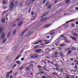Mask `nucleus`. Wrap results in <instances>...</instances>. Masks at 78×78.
<instances>
[{
    "instance_id": "obj_1",
    "label": "nucleus",
    "mask_w": 78,
    "mask_h": 78,
    "mask_svg": "<svg viewBox=\"0 0 78 78\" xmlns=\"http://www.w3.org/2000/svg\"><path fill=\"white\" fill-rule=\"evenodd\" d=\"M13 8H14V3L13 2H11L10 3V9H9V11H12V9H13Z\"/></svg>"
},
{
    "instance_id": "obj_2",
    "label": "nucleus",
    "mask_w": 78,
    "mask_h": 78,
    "mask_svg": "<svg viewBox=\"0 0 78 78\" xmlns=\"http://www.w3.org/2000/svg\"><path fill=\"white\" fill-rule=\"evenodd\" d=\"M1 34H2V36H1V39H5V34H4V33H2Z\"/></svg>"
},
{
    "instance_id": "obj_3",
    "label": "nucleus",
    "mask_w": 78,
    "mask_h": 78,
    "mask_svg": "<svg viewBox=\"0 0 78 78\" xmlns=\"http://www.w3.org/2000/svg\"><path fill=\"white\" fill-rule=\"evenodd\" d=\"M41 51V49H37L35 50V52H37L38 53H41V52L40 51Z\"/></svg>"
},
{
    "instance_id": "obj_4",
    "label": "nucleus",
    "mask_w": 78,
    "mask_h": 78,
    "mask_svg": "<svg viewBox=\"0 0 78 78\" xmlns=\"http://www.w3.org/2000/svg\"><path fill=\"white\" fill-rule=\"evenodd\" d=\"M48 14H49V12H48L45 13V14L43 15L41 17V18H43V17H44V16H47V15H48Z\"/></svg>"
},
{
    "instance_id": "obj_5",
    "label": "nucleus",
    "mask_w": 78,
    "mask_h": 78,
    "mask_svg": "<svg viewBox=\"0 0 78 78\" xmlns=\"http://www.w3.org/2000/svg\"><path fill=\"white\" fill-rule=\"evenodd\" d=\"M74 20H75V19L71 20L69 21L66 22V23H69V22H73V21H74Z\"/></svg>"
},
{
    "instance_id": "obj_6",
    "label": "nucleus",
    "mask_w": 78,
    "mask_h": 78,
    "mask_svg": "<svg viewBox=\"0 0 78 78\" xmlns=\"http://www.w3.org/2000/svg\"><path fill=\"white\" fill-rule=\"evenodd\" d=\"M51 25V24H47L44 26V28H48V27H49Z\"/></svg>"
},
{
    "instance_id": "obj_7",
    "label": "nucleus",
    "mask_w": 78,
    "mask_h": 78,
    "mask_svg": "<svg viewBox=\"0 0 78 78\" xmlns=\"http://www.w3.org/2000/svg\"><path fill=\"white\" fill-rule=\"evenodd\" d=\"M5 18L4 17H2V22L3 23H5Z\"/></svg>"
},
{
    "instance_id": "obj_8",
    "label": "nucleus",
    "mask_w": 78,
    "mask_h": 78,
    "mask_svg": "<svg viewBox=\"0 0 78 78\" xmlns=\"http://www.w3.org/2000/svg\"><path fill=\"white\" fill-rule=\"evenodd\" d=\"M22 25H23V22L22 21L20 22L18 24V26H21Z\"/></svg>"
},
{
    "instance_id": "obj_9",
    "label": "nucleus",
    "mask_w": 78,
    "mask_h": 78,
    "mask_svg": "<svg viewBox=\"0 0 78 78\" xmlns=\"http://www.w3.org/2000/svg\"><path fill=\"white\" fill-rule=\"evenodd\" d=\"M28 29H26V30H25L23 31L22 34H21V35H22V36H23V34H24L25 33V32H27V31H28Z\"/></svg>"
},
{
    "instance_id": "obj_10",
    "label": "nucleus",
    "mask_w": 78,
    "mask_h": 78,
    "mask_svg": "<svg viewBox=\"0 0 78 78\" xmlns=\"http://www.w3.org/2000/svg\"><path fill=\"white\" fill-rule=\"evenodd\" d=\"M20 56L21 55L20 54L15 59V61H16V60L18 59H19L20 58Z\"/></svg>"
},
{
    "instance_id": "obj_11",
    "label": "nucleus",
    "mask_w": 78,
    "mask_h": 78,
    "mask_svg": "<svg viewBox=\"0 0 78 78\" xmlns=\"http://www.w3.org/2000/svg\"><path fill=\"white\" fill-rule=\"evenodd\" d=\"M16 31H17V30L16 29H15L13 30L12 33L13 35H15V34H16Z\"/></svg>"
},
{
    "instance_id": "obj_12",
    "label": "nucleus",
    "mask_w": 78,
    "mask_h": 78,
    "mask_svg": "<svg viewBox=\"0 0 78 78\" xmlns=\"http://www.w3.org/2000/svg\"><path fill=\"white\" fill-rule=\"evenodd\" d=\"M42 42V41L40 40L39 41H38L37 42L34 43V44H36V45H37L39 43V42Z\"/></svg>"
},
{
    "instance_id": "obj_13",
    "label": "nucleus",
    "mask_w": 78,
    "mask_h": 78,
    "mask_svg": "<svg viewBox=\"0 0 78 78\" xmlns=\"http://www.w3.org/2000/svg\"><path fill=\"white\" fill-rule=\"evenodd\" d=\"M11 32H9L7 34V37H10V36H11Z\"/></svg>"
},
{
    "instance_id": "obj_14",
    "label": "nucleus",
    "mask_w": 78,
    "mask_h": 78,
    "mask_svg": "<svg viewBox=\"0 0 78 78\" xmlns=\"http://www.w3.org/2000/svg\"><path fill=\"white\" fill-rule=\"evenodd\" d=\"M3 5H6V0H3Z\"/></svg>"
},
{
    "instance_id": "obj_15",
    "label": "nucleus",
    "mask_w": 78,
    "mask_h": 78,
    "mask_svg": "<svg viewBox=\"0 0 78 78\" xmlns=\"http://www.w3.org/2000/svg\"><path fill=\"white\" fill-rule=\"evenodd\" d=\"M51 5H49L48 6V10H50V9H51Z\"/></svg>"
},
{
    "instance_id": "obj_16",
    "label": "nucleus",
    "mask_w": 78,
    "mask_h": 78,
    "mask_svg": "<svg viewBox=\"0 0 78 78\" xmlns=\"http://www.w3.org/2000/svg\"><path fill=\"white\" fill-rule=\"evenodd\" d=\"M17 66V64H15L12 67V69H14V68H15V67H16Z\"/></svg>"
},
{
    "instance_id": "obj_17",
    "label": "nucleus",
    "mask_w": 78,
    "mask_h": 78,
    "mask_svg": "<svg viewBox=\"0 0 78 78\" xmlns=\"http://www.w3.org/2000/svg\"><path fill=\"white\" fill-rule=\"evenodd\" d=\"M2 30H3V28L0 27V34L2 33Z\"/></svg>"
},
{
    "instance_id": "obj_18",
    "label": "nucleus",
    "mask_w": 78,
    "mask_h": 78,
    "mask_svg": "<svg viewBox=\"0 0 78 78\" xmlns=\"http://www.w3.org/2000/svg\"><path fill=\"white\" fill-rule=\"evenodd\" d=\"M72 50H76V49L75 48V47H73L72 48Z\"/></svg>"
},
{
    "instance_id": "obj_19",
    "label": "nucleus",
    "mask_w": 78,
    "mask_h": 78,
    "mask_svg": "<svg viewBox=\"0 0 78 78\" xmlns=\"http://www.w3.org/2000/svg\"><path fill=\"white\" fill-rule=\"evenodd\" d=\"M70 2V0H66V3H69Z\"/></svg>"
},
{
    "instance_id": "obj_20",
    "label": "nucleus",
    "mask_w": 78,
    "mask_h": 78,
    "mask_svg": "<svg viewBox=\"0 0 78 78\" xmlns=\"http://www.w3.org/2000/svg\"><path fill=\"white\" fill-rule=\"evenodd\" d=\"M73 35L75 36H78V35L76 34V33H74V34H73Z\"/></svg>"
},
{
    "instance_id": "obj_21",
    "label": "nucleus",
    "mask_w": 78,
    "mask_h": 78,
    "mask_svg": "<svg viewBox=\"0 0 78 78\" xmlns=\"http://www.w3.org/2000/svg\"><path fill=\"white\" fill-rule=\"evenodd\" d=\"M6 11L5 10V11H4L3 12V14L1 15L2 16H3V14H5V12H6V11H8V10Z\"/></svg>"
},
{
    "instance_id": "obj_22",
    "label": "nucleus",
    "mask_w": 78,
    "mask_h": 78,
    "mask_svg": "<svg viewBox=\"0 0 78 78\" xmlns=\"http://www.w3.org/2000/svg\"><path fill=\"white\" fill-rule=\"evenodd\" d=\"M12 72H13V70H11L10 71V72H8V73H12Z\"/></svg>"
},
{
    "instance_id": "obj_23",
    "label": "nucleus",
    "mask_w": 78,
    "mask_h": 78,
    "mask_svg": "<svg viewBox=\"0 0 78 78\" xmlns=\"http://www.w3.org/2000/svg\"><path fill=\"white\" fill-rule=\"evenodd\" d=\"M46 37L47 38V39H49V38H50V36H46Z\"/></svg>"
},
{
    "instance_id": "obj_24",
    "label": "nucleus",
    "mask_w": 78,
    "mask_h": 78,
    "mask_svg": "<svg viewBox=\"0 0 78 78\" xmlns=\"http://www.w3.org/2000/svg\"><path fill=\"white\" fill-rule=\"evenodd\" d=\"M9 73H8L6 76V78H8L9 76Z\"/></svg>"
},
{
    "instance_id": "obj_25",
    "label": "nucleus",
    "mask_w": 78,
    "mask_h": 78,
    "mask_svg": "<svg viewBox=\"0 0 78 78\" xmlns=\"http://www.w3.org/2000/svg\"><path fill=\"white\" fill-rule=\"evenodd\" d=\"M6 39L4 40L3 42V44H5V42H6Z\"/></svg>"
},
{
    "instance_id": "obj_26",
    "label": "nucleus",
    "mask_w": 78,
    "mask_h": 78,
    "mask_svg": "<svg viewBox=\"0 0 78 78\" xmlns=\"http://www.w3.org/2000/svg\"><path fill=\"white\" fill-rule=\"evenodd\" d=\"M71 26L72 27H74V26H75V24H74L72 23Z\"/></svg>"
},
{
    "instance_id": "obj_27",
    "label": "nucleus",
    "mask_w": 78,
    "mask_h": 78,
    "mask_svg": "<svg viewBox=\"0 0 78 78\" xmlns=\"http://www.w3.org/2000/svg\"><path fill=\"white\" fill-rule=\"evenodd\" d=\"M50 42H51V41L49 42H47L46 43H44V44H45V45H46V44H49V43H50Z\"/></svg>"
},
{
    "instance_id": "obj_28",
    "label": "nucleus",
    "mask_w": 78,
    "mask_h": 78,
    "mask_svg": "<svg viewBox=\"0 0 78 78\" xmlns=\"http://www.w3.org/2000/svg\"><path fill=\"white\" fill-rule=\"evenodd\" d=\"M16 62L18 64H20V62H19V61H16Z\"/></svg>"
},
{
    "instance_id": "obj_29",
    "label": "nucleus",
    "mask_w": 78,
    "mask_h": 78,
    "mask_svg": "<svg viewBox=\"0 0 78 78\" xmlns=\"http://www.w3.org/2000/svg\"><path fill=\"white\" fill-rule=\"evenodd\" d=\"M47 0H44L43 2V4H45V2L47 1Z\"/></svg>"
},
{
    "instance_id": "obj_30",
    "label": "nucleus",
    "mask_w": 78,
    "mask_h": 78,
    "mask_svg": "<svg viewBox=\"0 0 78 78\" xmlns=\"http://www.w3.org/2000/svg\"><path fill=\"white\" fill-rule=\"evenodd\" d=\"M55 34V33L54 32H52V33L49 34Z\"/></svg>"
},
{
    "instance_id": "obj_31",
    "label": "nucleus",
    "mask_w": 78,
    "mask_h": 78,
    "mask_svg": "<svg viewBox=\"0 0 78 78\" xmlns=\"http://www.w3.org/2000/svg\"><path fill=\"white\" fill-rule=\"evenodd\" d=\"M34 58H36L37 57V55H34Z\"/></svg>"
},
{
    "instance_id": "obj_32",
    "label": "nucleus",
    "mask_w": 78,
    "mask_h": 78,
    "mask_svg": "<svg viewBox=\"0 0 78 78\" xmlns=\"http://www.w3.org/2000/svg\"><path fill=\"white\" fill-rule=\"evenodd\" d=\"M37 68H39V69H41V68H42V67H41V66H37Z\"/></svg>"
},
{
    "instance_id": "obj_33",
    "label": "nucleus",
    "mask_w": 78,
    "mask_h": 78,
    "mask_svg": "<svg viewBox=\"0 0 78 78\" xmlns=\"http://www.w3.org/2000/svg\"><path fill=\"white\" fill-rule=\"evenodd\" d=\"M60 56H61L62 57H63L64 56V55H63V54H61L60 55Z\"/></svg>"
},
{
    "instance_id": "obj_34",
    "label": "nucleus",
    "mask_w": 78,
    "mask_h": 78,
    "mask_svg": "<svg viewBox=\"0 0 78 78\" xmlns=\"http://www.w3.org/2000/svg\"><path fill=\"white\" fill-rule=\"evenodd\" d=\"M61 37H62V38H64V36L63 35H61Z\"/></svg>"
},
{
    "instance_id": "obj_35",
    "label": "nucleus",
    "mask_w": 78,
    "mask_h": 78,
    "mask_svg": "<svg viewBox=\"0 0 78 78\" xmlns=\"http://www.w3.org/2000/svg\"><path fill=\"white\" fill-rule=\"evenodd\" d=\"M59 68H58V67L56 68V70H59Z\"/></svg>"
},
{
    "instance_id": "obj_36",
    "label": "nucleus",
    "mask_w": 78,
    "mask_h": 78,
    "mask_svg": "<svg viewBox=\"0 0 78 78\" xmlns=\"http://www.w3.org/2000/svg\"><path fill=\"white\" fill-rule=\"evenodd\" d=\"M72 52V51H69L68 52V54H70V53Z\"/></svg>"
},
{
    "instance_id": "obj_37",
    "label": "nucleus",
    "mask_w": 78,
    "mask_h": 78,
    "mask_svg": "<svg viewBox=\"0 0 78 78\" xmlns=\"http://www.w3.org/2000/svg\"><path fill=\"white\" fill-rule=\"evenodd\" d=\"M74 68L75 69H77V66L76 65L74 67Z\"/></svg>"
},
{
    "instance_id": "obj_38",
    "label": "nucleus",
    "mask_w": 78,
    "mask_h": 78,
    "mask_svg": "<svg viewBox=\"0 0 78 78\" xmlns=\"http://www.w3.org/2000/svg\"><path fill=\"white\" fill-rule=\"evenodd\" d=\"M23 60H24V58H21V60L22 61H23Z\"/></svg>"
},
{
    "instance_id": "obj_39",
    "label": "nucleus",
    "mask_w": 78,
    "mask_h": 78,
    "mask_svg": "<svg viewBox=\"0 0 78 78\" xmlns=\"http://www.w3.org/2000/svg\"><path fill=\"white\" fill-rule=\"evenodd\" d=\"M31 59H33L34 58V55H31Z\"/></svg>"
},
{
    "instance_id": "obj_40",
    "label": "nucleus",
    "mask_w": 78,
    "mask_h": 78,
    "mask_svg": "<svg viewBox=\"0 0 78 78\" xmlns=\"http://www.w3.org/2000/svg\"><path fill=\"white\" fill-rule=\"evenodd\" d=\"M46 19V18H45L44 19H41V21H42V20H45Z\"/></svg>"
},
{
    "instance_id": "obj_41",
    "label": "nucleus",
    "mask_w": 78,
    "mask_h": 78,
    "mask_svg": "<svg viewBox=\"0 0 78 78\" xmlns=\"http://www.w3.org/2000/svg\"><path fill=\"white\" fill-rule=\"evenodd\" d=\"M23 69V66H22V67H21L20 69V70H22Z\"/></svg>"
},
{
    "instance_id": "obj_42",
    "label": "nucleus",
    "mask_w": 78,
    "mask_h": 78,
    "mask_svg": "<svg viewBox=\"0 0 78 78\" xmlns=\"http://www.w3.org/2000/svg\"><path fill=\"white\" fill-rule=\"evenodd\" d=\"M30 69L29 68H26V70H29Z\"/></svg>"
},
{
    "instance_id": "obj_43",
    "label": "nucleus",
    "mask_w": 78,
    "mask_h": 78,
    "mask_svg": "<svg viewBox=\"0 0 78 78\" xmlns=\"http://www.w3.org/2000/svg\"><path fill=\"white\" fill-rule=\"evenodd\" d=\"M19 20H20V19L18 18L16 20V21H19Z\"/></svg>"
},
{
    "instance_id": "obj_44",
    "label": "nucleus",
    "mask_w": 78,
    "mask_h": 78,
    "mask_svg": "<svg viewBox=\"0 0 78 78\" xmlns=\"http://www.w3.org/2000/svg\"><path fill=\"white\" fill-rule=\"evenodd\" d=\"M30 66L31 67V66H33V64H30Z\"/></svg>"
},
{
    "instance_id": "obj_45",
    "label": "nucleus",
    "mask_w": 78,
    "mask_h": 78,
    "mask_svg": "<svg viewBox=\"0 0 78 78\" xmlns=\"http://www.w3.org/2000/svg\"><path fill=\"white\" fill-rule=\"evenodd\" d=\"M17 25H16L14 24L12 26V27H15Z\"/></svg>"
},
{
    "instance_id": "obj_46",
    "label": "nucleus",
    "mask_w": 78,
    "mask_h": 78,
    "mask_svg": "<svg viewBox=\"0 0 78 78\" xmlns=\"http://www.w3.org/2000/svg\"><path fill=\"white\" fill-rule=\"evenodd\" d=\"M58 50H61L62 49H61V48H58Z\"/></svg>"
},
{
    "instance_id": "obj_47",
    "label": "nucleus",
    "mask_w": 78,
    "mask_h": 78,
    "mask_svg": "<svg viewBox=\"0 0 78 78\" xmlns=\"http://www.w3.org/2000/svg\"><path fill=\"white\" fill-rule=\"evenodd\" d=\"M53 73L54 75H56V74H57V73L55 72H54V73Z\"/></svg>"
},
{
    "instance_id": "obj_48",
    "label": "nucleus",
    "mask_w": 78,
    "mask_h": 78,
    "mask_svg": "<svg viewBox=\"0 0 78 78\" xmlns=\"http://www.w3.org/2000/svg\"><path fill=\"white\" fill-rule=\"evenodd\" d=\"M34 14V12H32L31 13V15H32V16H33Z\"/></svg>"
},
{
    "instance_id": "obj_49",
    "label": "nucleus",
    "mask_w": 78,
    "mask_h": 78,
    "mask_svg": "<svg viewBox=\"0 0 78 78\" xmlns=\"http://www.w3.org/2000/svg\"><path fill=\"white\" fill-rule=\"evenodd\" d=\"M30 11H31V9H30L28 11V13H30Z\"/></svg>"
},
{
    "instance_id": "obj_50",
    "label": "nucleus",
    "mask_w": 78,
    "mask_h": 78,
    "mask_svg": "<svg viewBox=\"0 0 78 78\" xmlns=\"http://www.w3.org/2000/svg\"><path fill=\"white\" fill-rule=\"evenodd\" d=\"M57 0H55L54 1L55 3H57Z\"/></svg>"
},
{
    "instance_id": "obj_51",
    "label": "nucleus",
    "mask_w": 78,
    "mask_h": 78,
    "mask_svg": "<svg viewBox=\"0 0 78 78\" xmlns=\"http://www.w3.org/2000/svg\"><path fill=\"white\" fill-rule=\"evenodd\" d=\"M48 4V2H47L46 4V5H47Z\"/></svg>"
},
{
    "instance_id": "obj_52",
    "label": "nucleus",
    "mask_w": 78,
    "mask_h": 78,
    "mask_svg": "<svg viewBox=\"0 0 78 78\" xmlns=\"http://www.w3.org/2000/svg\"><path fill=\"white\" fill-rule=\"evenodd\" d=\"M55 55H57V54H58V52H55Z\"/></svg>"
},
{
    "instance_id": "obj_53",
    "label": "nucleus",
    "mask_w": 78,
    "mask_h": 78,
    "mask_svg": "<svg viewBox=\"0 0 78 78\" xmlns=\"http://www.w3.org/2000/svg\"><path fill=\"white\" fill-rule=\"evenodd\" d=\"M52 50H55V48H52Z\"/></svg>"
},
{
    "instance_id": "obj_54",
    "label": "nucleus",
    "mask_w": 78,
    "mask_h": 78,
    "mask_svg": "<svg viewBox=\"0 0 78 78\" xmlns=\"http://www.w3.org/2000/svg\"><path fill=\"white\" fill-rule=\"evenodd\" d=\"M76 25H78V22H77L76 23Z\"/></svg>"
},
{
    "instance_id": "obj_55",
    "label": "nucleus",
    "mask_w": 78,
    "mask_h": 78,
    "mask_svg": "<svg viewBox=\"0 0 78 78\" xmlns=\"http://www.w3.org/2000/svg\"><path fill=\"white\" fill-rule=\"evenodd\" d=\"M69 78V76H67L66 77V78Z\"/></svg>"
},
{
    "instance_id": "obj_56",
    "label": "nucleus",
    "mask_w": 78,
    "mask_h": 78,
    "mask_svg": "<svg viewBox=\"0 0 78 78\" xmlns=\"http://www.w3.org/2000/svg\"><path fill=\"white\" fill-rule=\"evenodd\" d=\"M60 46H62V47H63V46H64V44H62L60 45Z\"/></svg>"
},
{
    "instance_id": "obj_57",
    "label": "nucleus",
    "mask_w": 78,
    "mask_h": 78,
    "mask_svg": "<svg viewBox=\"0 0 78 78\" xmlns=\"http://www.w3.org/2000/svg\"><path fill=\"white\" fill-rule=\"evenodd\" d=\"M45 78V76H43L42 77V78Z\"/></svg>"
},
{
    "instance_id": "obj_58",
    "label": "nucleus",
    "mask_w": 78,
    "mask_h": 78,
    "mask_svg": "<svg viewBox=\"0 0 78 78\" xmlns=\"http://www.w3.org/2000/svg\"><path fill=\"white\" fill-rule=\"evenodd\" d=\"M44 69H46V66H44Z\"/></svg>"
},
{
    "instance_id": "obj_59",
    "label": "nucleus",
    "mask_w": 78,
    "mask_h": 78,
    "mask_svg": "<svg viewBox=\"0 0 78 78\" xmlns=\"http://www.w3.org/2000/svg\"><path fill=\"white\" fill-rule=\"evenodd\" d=\"M75 9H77V10H78V8L77 7H76Z\"/></svg>"
},
{
    "instance_id": "obj_60",
    "label": "nucleus",
    "mask_w": 78,
    "mask_h": 78,
    "mask_svg": "<svg viewBox=\"0 0 78 78\" xmlns=\"http://www.w3.org/2000/svg\"><path fill=\"white\" fill-rule=\"evenodd\" d=\"M44 42H47V41H46V40H44Z\"/></svg>"
},
{
    "instance_id": "obj_61",
    "label": "nucleus",
    "mask_w": 78,
    "mask_h": 78,
    "mask_svg": "<svg viewBox=\"0 0 78 78\" xmlns=\"http://www.w3.org/2000/svg\"><path fill=\"white\" fill-rule=\"evenodd\" d=\"M71 61H73V59L71 58Z\"/></svg>"
},
{
    "instance_id": "obj_62",
    "label": "nucleus",
    "mask_w": 78,
    "mask_h": 78,
    "mask_svg": "<svg viewBox=\"0 0 78 78\" xmlns=\"http://www.w3.org/2000/svg\"><path fill=\"white\" fill-rule=\"evenodd\" d=\"M22 4H20V7H21L22 6Z\"/></svg>"
},
{
    "instance_id": "obj_63",
    "label": "nucleus",
    "mask_w": 78,
    "mask_h": 78,
    "mask_svg": "<svg viewBox=\"0 0 78 78\" xmlns=\"http://www.w3.org/2000/svg\"><path fill=\"white\" fill-rule=\"evenodd\" d=\"M55 45L56 46H57L58 47V44H55Z\"/></svg>"
},
{
    "instance_id": "obj_64",
    "label": "nucleus",
    "mask_w": 78,
    "mask_h": 78,
    "mask_svg": "<svg viewBox=\"0 0 78 78\" xmlns=\"http://www.w3.org/2000/svg\"><path fill=\"white\" fill-rule=\"evenodd\" d=\"M10 78H12V76H11L10 77Z\"/></svg>"
}]
</instances>
